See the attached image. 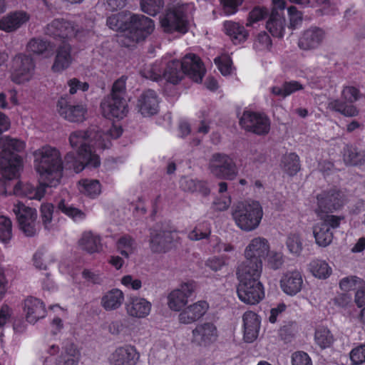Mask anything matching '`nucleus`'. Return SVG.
Listing matches in <instances>:
<instances>
[{"mask_svg": "<svg viewBox=\"0 0 365 365\" xmlns=\"http://www.w3.org/2000/svg\"><path fill=\"white\" fill-rule=\"evenodd\" d=\"M34 167L39 174V185L18 182L13 188V194L31 200H41L47 187H56L59 185L63 175V161L59 151L51 146H43L34 152Z\"/></svg>", "mask_w": 365, "mask_h": 365, "instance_id": "obj_1", "label": "nucleus"}, {"mask_svg": "<svg viewBox=\"0 0 365 365\" xmlns=\"http://www.w3.org/2000/svg\"><path fill=\"white\" fill-rule=\"evenodd\" d=\"M106 24L113 31L126 32V36L133 43L147 38L153 31V20L143 14H133L129 16L125 12H119L108 17Z\"/></svg>", "mask_w": 365, "mask_h": 365, "instance_id": "obj_2", "label": "nucleus"}, {"mask_svg": "<svg viewBox=\"0 0 365 365\" xmlns=\"http://www.w3.org/2000/svg\"><path fill=\"white\" fill-rule=\"evenodd\" d=\"M26 143L18 138L1 135V195L6 194V180L17 179L23 169V153Z\"/></svg>", "mask_w": 365, "mask_h": 365, "instance_id": "obj_3", "label": "nucleus"}, {"mask_svg": "<svg viewBox=\"0 0 365 365\" xmlns=\"http://www.w3.org/2000/svg\"><path fill=\"white\" fill-rule=\"evenodd\" d=\"M163 72V79L170 83L177 85L185 76H187L196 83H200L205 70L201 58L196 54L189 53L181 61L173 59L168 61Z\"/></svg>", "mask_w": 365, "mask_h": 365, "instance_id": "obj_4", "label": "nucleus"}, {"mask_svg": "<svg viewBox=\"0 0 365 365\" xmlns=\"http://www.w3.org/2000/svg\"><path fill=\"white\" fill-rule=\"evenodd\" d=\"M90 138L88 130H76L71 133L69 142L72 148H78L77 154L79 160H77L73 155L67 154L66 160L69 162L72 160V168L75 173H79L85 168H96L100 166V157L97 155L93 148L85 141Z\"/></svg>", "mask_w": 365, "mask_h": 365, "instance_id": "obj_5", "label": "nucleus"}, {"mask_svg": "<svg viewBox=\"0 0 365 365\" xmlns=\"http://www.w3.org/2000/svg\"><path fill=\"white\" fill-rule=\"evenodd\" d=\"M262 272L238 267L237 271L239 284L237 294L239 299L245 304L255 305L265 297L264 287L259 281Z\"/></svg>", "mask_w": 365, "mask_h": 365, "instance_id": "obj_6", "label": "nucleus"}, {"mask_svg": "<svg viewBox=\"0 0 365 365\" xmlns=\"http://www.w3.org/2000/svg\"><path fill=\"white\" fill-rule=\"evenodd\" d=\"M232 217L237 226L244 231H252L259 225L263 217L262 207L258 201L238 202L234 207Z\"/></svg>", "mask_w": 365, "mask_h": 365, "instance_id": "obj_7", "label": "nucleus"}, {"mask_svg": "<svg viewBox=\"0 0 365 365\" xmlns=\"http://www.w3.org/2000/svg\"><path fill=\"white\" fill-rule=\"evenodd\" d=\"M269 250L268 241L261 237L253 238L245 250V260L239 267L262 272V261L267 256Z\"/></svg>", "mask_w": 365, "mask_h": 365, "instance_id": "obj_8", "label": "nucleus"}, {"mask_svg": "<svg viewBox=\"0 0 365 365\" xmlns=\"http://www.w3.org/2000/svg\"><path fill=\"white\" fill-rule=\"evenodd\" d=\"M160 24L166 34L175 32L182 34L188 31V21L185 13L179 8L168 9L160 18Z\"/></svg>", "mask_w": 365, "mask_h": 365, "instance_id": "obj_9", "label": "nucleus"}, {"mask_svg": "<svg viewBox=\"0 0 365 365\" xmlns=\"http://www.w3.org/2000/svg\"><path fill=\"white\" fill-rule=\"evenodd\" d=\"M239 123L246 131L258 135H267L270 130V119L262 112L245 110Z\"/></svg>", "mask_w": 365, "mask_h": 365, "instance_id": "obj_10", "label": "nucleus"}, {"mask_svg": "<svg viewBox=\"0 0 365 365\" xmlns=\"http://www.w3.org/2000/svg\"><path fill=\"white\" fill-rule=\"evenodd\" d=\"M209 169L213 175L220 179L231 180L237 174L236 165L232 158L221 153H216L212 155Z\"/></svg>", "mask_w": 365, "mask_h": 365, "instance_id": "obj_11", "label": "nucleus"}, {"mask_svg": "<svg viewBox=\"0 0 365 365\" xmlns=\"http://www.w3.org/2000/svg\"><path fill=\"white\" fill-rule=\"evenodd\" d=\"M318 210L321 212L329 213L344 207L346 197L345 193L339 188L333 187L324 190L317 196Z\"/></svg>", "mask_w": 365, "mask_h": 365, "instance_id": "obj_12", "label": "nucleus"}, {"mask_svg": "<svg viewBox=\"0 0 365 365\" xmlns=\"http://www.w3.org/2000/svg\"><path fill=\"white\" fill-rule=\"evenodd\" d=\"M34 59L29 55L19 53L12 61L11 80L17 84L28 81L34 70Z\"/></svg>", "mask_w": 365, "mask_h": 365, "instance_id": "obj_13", "label": "nucleus"}, {"mask_svg": "<svg viewBox=\"0 0 365 365\" xmlns=\"http://www.w3.org/2000/svg\"><path fill=\"white\" fill-rule=\"evenodd\" d=\"M14 212L16 216L19 228L27 237H33L36 235V220L37 212L36 209L26 206L22 202H18L14 205Z\"/></svg>", "mask_w": 365, "mask_h": 365, "instance_id": "obj_14", "label": "nucleus"}, {"mask_svg": "<svg viewBox=\"0 0 365 365\" xmlns=\"http://www.w3.org/2000/svg\"><path fill=\"white\" fill-rule=\"evenodd\" d=\"M103 114L107 118L123 119L128 112L125 98L108 96L101 103Z\"/></svg>", "mask_w": 365, "mask_h": 365, "instance_id": "obj_15", "label": "nucleus"}, {"mask_svg": "<svg viewBox=\"0 0 365 365\" xmlns=\"http://www.w3.org/2000/svg\"><path fill=\"white\" fill-rule=\"evenodd\" d=\"M195 287V282L192 280L182 283L179 288L173 290L168 297L169 308L173 311H180L187 304Z\"/></svg>", "mask_w": 365, "mask_h": 365, "instance_id": "obj_16", "label": "nucleus"}, {"mask_svg": "<svg viewBox=\"0 0 365 365\" xmlns=\"http://www.w3.org/2000/svg\"><path fill=\"white\" fill-rule=\"evenodd\" d=\"M46 34L55 39L71 38L76 35L74 25L63 19H56L48 24L46 29Z\"/></svg>", "mask_w": 365, "mask_h": 365, "instance_id": "obj_17", "label": "nucleus"}, {"mask_svg": "<svg viewBox=\"0 0 365 365\" xmlns=\"http://www.w3.org/2000/svg\"><path fill=\"white\" fill-rule=\"evenodd\" d=\"M57 108L61 116L70 122H82L87 112L83 105H71L66 98L61 97L57 103Z\"/></svg>", "mask_w": 365, "mask_h": 365, "instance_id": "obj_18", "label": "nucleus"}, {"mask_svg": "<svg viewBox=\"0 0 365 365\" xmlns=\"http://www.w3.org/2000/svg\"><path fill=\"white\" fill-rule=\"evenodd\" d=\"M174 243L173 233L168 230L150 231V247L155 253L166 252Z\"/></svg>", "mask_w": 365, "mask_h": 365, "instance_id": "obj_19", "label": "nucleus"}, {"mask_svg": "<svg viewBox=\"0 0 365 365\" xmlns=\"http://www.w3.org/2000/svg\"><path fill=\"white\" fill-rule=\"evenodd\" d=\"M244 339L247 343L254 341L258 336L261 320L259 316L252 312L247 311L242 316Z\"/></svg>", "mask_w": 365, "mask_h": 365, "instance_id": "obj_20", "label": "nucleus"}, {"mask_svg": "<svg viewBox=\"0 0 365 365\" xmlns=\"http://www.w3.org/2000/svg\"><path fill=\"white\" fill-rule=\"evenodd\" d=\"M193 341L200 346H207L216 341L217 327L214 324L205 322L197 325L192 331Z\"/></svg>", "mask_w": 365, "mask_h": 365, "instance_id": "obj_21", "label": "nucleus"}, {"mask_svg": "<svg viewBox=\"0 0 365 365\" xmlns=\"http://www.w3.org/2000/svg\"><path fill=\"white\" fill-rule=\"evenodd\" d=\"M24 311L26 312V319L30 324L36 323L46 315L45 304L34 297H29L24 300Z\"/></svg>", "mask_w": 365, "mask_h": 365, "instance_id": "obj_22", "label": "nucleus"}, {"mask_svg": "<svg viewBox=\"0 0 365 365\" xmlns=\"http://www.w3.org/2000/svg\"><path fill=\"white\" fill-rule=\"evenodd\" d=\"M159 100L157 93L151 89L143 92L138 101L139 111L143 116L156 114L159 108Z\"/></svg>", "mask_w": 365, "mask_h": 365, "instance_id": "obj_23", "label": "nucleus"}, {"mask_svg": "<svg viewBox=\"0 0 365 365\" xmlns=\"http://www.w3.org/2000/svg\"><path fill=\"white\" fill-rule=\"evenodd\" d=\"M303 286V278L299 271L287 272L280 279L282 290L289 296H294L299 293Z\"/></svg>", "mask_w": 365, "mask_h": 365, "instance_id": "obj_24", "label": "nucleus"}, {"mask_svg": "<svg viewBox=\"0 0 365 365\" xmlns=\"http://www.w3.org/2000/svg\"><path fill=\"white\" fill-rule=\"evenodd\" d=\"M139 356L135 346L125 345L115 349L112 354L111 360L113 365H135Z\"/></svg>", "mask_w": 365, "mask_h": 365, "instance_id": "obj_25", "label": "nucleus"}, {"mask_svg": "<svg viewBox=\"0 0 365 365\" xmlns=\"http://www.w3.org/2000/svg\"><path fill=\"white\" fill-rule=\"evenodd\" d=\"M209 305L205 301H198L186 307L179 314V321L182 324H189L200 319L206 313Z\"/></svg>", "mask_w": 365, "mask_h": 365, "instance_id": "obj_26", "label": "nucleus"}, {"mask_svg": "<svg viewBox=\"0 0 365 365\" xmlns=\"http://www.w3.org/2000/svg\"><path fill=\"white\" fill-rule=\"evenodd\" d=\"M128 315L136 318H145L151 309V304L144 298L130 297L125 304Z\"/></svg>", "mask_w": 365, "mask_h": 365, "instance_id": "obj_27", "label": "nucleus"}, {"mask_svg": "<svg viewBox=\"0 0 365 365\" xmlns=\"http://www.w3.org/2000/svg\"><path fill=\"white\" fill-rule=\"evenodd\" d=\"M324 33L319 28H311L306 30L299 40V47L303 50L313 49L319 46L324 38Z\"/></svg>", "mask_w": 365, "mask_h": 365, "instance_id": "obj_28", "label": "nucleus"}, {"mask_svg": "<svg viewBox=\"0 0 365 365\" xmlns=\"http://www.w3.org/2000/svg\"><path fill=\"white\" fill-rule=\"evenodd\" d=\"M30 19V16L24 11L11 12L1 18V31H14L20 28Z\"/></svg>", "mask_w": 365, "mask_h": 365, "instance_id": "obj_29", "label": "nucleus"}, {"mask_svg": "<svg viewBox=\"0 0 365 365\" xmlns=\"http://www.w3.org/2000/svg\"><path fill=\"white\" fill-rule=\"evenodd\" d=\"M343 160L347 165L361 166L365 164V150L353 145H346L343 150Z\"/></svg>", "mask_w": 365, "mask_h": 365, "instance_id": "obj_30", "label": "nucleus"}, {"mask_svg": "<svg viewBox=\"0 0 365 365\" xmlns=\"http://www.w3.org/2000/svg\"><path fill=\"white\" fill-rule=\"evenodd\" d=\"M81 359V352L77 346L71 343L66 345L56 359V365H78Z\"/></svg>", "mask_w": 365, "mask_h": 365, "instance_id": "obj_31", "label": "nucleus"}, {"mask_svg": "<svg viewBox=\"0 0 365 365\" xmlns=\"http://www.w3.org/2000/svg\"><path fill=\"white\" fill-rule=\"evenodd\" d=\"M80 247L88 253L93 254L102 250L101 238L91 231L84 232L78 241Z\"/></svg>", "mask_w": 365, "mask_h": 365, "instance_id": "obj_32", "label": "nucleus"}, {"mask_svg": "<svg viewBox=\"0 0 365 365\" xmlns=\"http://www.w3.org/2000/svg\"><path fill=\"white\" fill-rule=\"evenodd\" d=\"M225 34L235 45L245 42L248 37V32L244 26L239 23L227 21L224 23Z\"/></svg>", "mask_w": 365, "mask_h": 365, "instance_id": "obj_33", "label": "nucleus"}, {"mask_svg": "<svg viewBox=\"0 0 365 365\" xmlns=\"http://www.w3.org/2000/svg\"><path fill=\"white\" fill-rule=\"evenodd\" d=\"M71 51V48L68 44H63L58 48L52 66L54 72H61L70 66L72 61Z\"/></svg>", "mask_w": 365, "mask_h": 365, "instance_id": "obj_34", "label": "nucleus"}, {"mask_svg": "<svg viewBox=\"0 0 365 365\" xmlns=\"http://www.w3.org/2000/svg\"><path fill=\"white\" fill-rule=\"evenodd\" d=\"M124 300V294L119 289H112L101 298V305L106 311L119 308Z\"/></svg>", "mask_w": 365, "mask_h": 365, "instance_id": "obj_35", "label": "nucleus"}, {"mask_svg": "<svg viewBox=\"0 0 365 365\" xmlns=\"http://www.w3.org/2000/svg\"><path fill=\"white\" fill-rule=\"evenodd\" d=\"M180 186L185 192H199L203 196H207L210 192L207 182L204 180L184 177L180 181Z\"/></svg>", "mask_w": 365, "mask_h": 365, "instance_id": "obj_36", "label": "nucleus"}, {"mask_svg": "<svg viewBox=\"0 0 365 365\" xmlns=\"http://www.w3.org/2000/svg\"><path fill=\"white\" fill-rule=\"evenodd\" d=\"M327 108L332 111L338 112L347 117L358 115L359 110L354 105H348L346 101L340 99H334L328 103Z\"/></svg>", "mask_w": 365, "mask_h": 365, "instance_id": "obj_37", "label": "nucleus"}, {"mask_svg": "<svg viewBox=\"0 0 365 365\" xmlns=\"http://www.w3.org/2000/svg\"><path fill=\"white\" fill-rule=\"evenodd\" d=\"M284 20L278 13L272 11L266 24V28L274 37L282 38L284 33Z\"/></svg>", "mask_w": 365, "mask_h": 365, "instance_id": "obj_38", "label": "nucleus"}, {"mask_svg": "<svg viewBox=\"0 0 365 365\" xmlns=\"http://www.w3.org/2000/svg\"><path fill=\"white\" fill-rule=\"evenodd\" d=\"M282 168L289 176H294L301 169L299 155L295 153H289L282 158Z\"/></svg>", "mask_w": 365, "mask_h": 365, "instance_id": "obj_39", "label": "nucleus"}, {"mask_svg": "<svg viewBox=\"0 0 365 365\" xmlns=\"http://www.w3.org/2000/svg\"><path fill=\"white\" fill-rule=\"evenodd\" d=\"M335 339L331 331L324 327H319L315 330L314 342L321 349L330 348Z\"/></svg>", "mask_w": 365, "mask_h": 365, "instance_id": "obj_40", "label": "nucleus"}, {"mask_svg": "<svg viewBox=\"0 0 365 365\" xmlns=\"http://www.w3.org/2000/svg\"><path fill=\"white\" fill-rule=\"evenodd\" d=\"M80 191L90 198H96L101 192V185L98 180L81 179L78 181Z\"/></svg>", "mask_w": 365, "mask_h": 365, "instance_id": "obj_41", "label": "nucleus"}, {"mask_svg": "<svg viewBox=\"0 0 365 365\" xmlns=\"http://www.w3.org/2000/svg\"><path fill=\"white\" fill-rule=\"evenodd\" d=\"M313 232L316 242L319 246L326 247L333 240L332 231L328 229L326 225H323L321 222L314 226Z\"/></svg>", "mask_w": 365, "mask_h": 365, "instance_id": "obj_42", "label": "nucleus"}, {"mask_svg": "<svg viewBox=\"0 0 365 365\" xmlns=\"http://www.w3.org/2000/svg\"><path fill=\"white\" fill-rule=\"evenodd\" d=\"M163 68L161 61H156L153 64L145 66L141 71L140 75L147 79L158 82L163 79Z\"/></svg>", "mask_w": 365, "mask_h": 365, "instance_id": "obj_43", "label": "nucleus"}, {"mask_svg": "<svg viewBox=\"0 0 365 365\" xmlns=\"http://www.w3.org/2000/svg\"><path fill=\"white\" fill-rule=\"evenodd\" d=\"M309 270L312 274L319 279H326L331 273V268L324 260L314 259L309 264Z\"/></svg>", "mask_w": 365, "mask_h": 365, "instance_id": "obj_44", "label": "nucleus"}, {"mask_svg": "<svg viewBox=\"0 0 365 365\" xmlns=\"http://www.w3.org/2000/svg\"><path fill=\"white\" fill-rule=\"evenodd\" d=\"M135 244V242L133 237L129 235H124L121 236L116 242L117 250L122 256L128 258L134 252Z\"/></svg>", "mask_w": 365, "mask_h": 365, "instance_id": "obj_45", "label": "nucleus"}, {"mask_svg": "<svg viewBox=\"0 0 365 365\" xmlns=\"http://www.w3.org/2000/svg\"><path fill=\"white\" fill-rule=\"evenodd\" d=\"M58 210L71 218L73 221H81L86 218V214L78 208L66 203L65 200H61L57 205Z\"/></svg>", "mask_w": 365, "mask_h": 365, "instance_id": "obj_46", "label": "nucleus"}, {"mask_svg": "<svg viewBox=\"0 0 365 365\" xmlns=\"http://www.w3.org/2000/svg\"><path fill=\"white\" fill-rule=\"evenodd\" d=\"M26 50L34 54L40 55L51 50L49 41L40 38H33L27 43Z\"/></svg>", "mask_w": 365, "mask_h": 365, "instance_id": "obj_47", "label": "nucleus"}, {"mask_svg": "<svg viewBox=\"0 0 365 365\" xmlns=\"http://www.w3.org/2000/svg\"><path fill=\"white\" fill-rule=\"evenodd\" d=\"M164 6L163 0H140L141 10L150 16H155Z\"/></svg>", "mask_w": 365, "mask_h": 365, "instance_id": "obj_48", "label": "nucleus"}, {"mask_svg": "<svg viewBox=\"0 0 365 365\" xmlns=\"http://www.w3.org/2000/svg\"><path fill=\"white\" fill-rule=\"evenodd\" d=\"M364 284V280L356 276H348L342 278L339 282V287L344 292L358 289Z\"/></svg>", "mask_w": 365, "mask_h": 365, "instance_id": "obj_49", "label": "nucleus"}, {"mask_svg": "<svg viewBox=\"0 0 365 365\" xmlns=\"http://www.w3.org/2000/svg\"><path fill=\"white\" fill-rule=\"evenodd\" d=\"M351 365H361L365 363V344H360L351 349L349 353Z\"/></svg>", "mask_w": 365, "mask_h": 365, "instance_id": "obj_50", "label": "nucleus"}, {"mask_svg": "<svg viewBox=\"0 0 365 365\" xmlns=\"http://www.w3.org/2000/svg\"><path fill=\"white\" fill-rule=\"evenodd\" d=\"M267 14L268 11L266 8L260 6L254 7L249 13L247 26H251L255 23L263 20L267 17Z\"/></svg>", "mask_w": 365, "mask_h": 365, "instance_id": "obj_51", "label": "nucleus"}, {"mask_svg": "<svg viewBox=\"0 0 365 365\" xmlns=\"http://www.w3.org/2000/svg\"><path fill=\"white\" fill-rule=\"evenodd\" d=\"M287 247L289 251L296 255H299L302 250V242L298 235H289L287 239Z\"/></svg>", "mask_w": 365, "mask_h": 365, "instance_id": "obj_52", "label": "nucleus"}, {"mask_svg": "<svg viewBox=\"0 0 365 365\" xmlns=\"http://www.w3.org/2000/svg\"><path fill=\"white\" fill-rule=\"evenodd\" d=\"M341 98L347 103H353L359 100L361 93L359 88L354 86H344L341 91Z\"/></svg>", "mask_w": 365, "mask_h": 365, "instance_id": "obj_53", "label": "nucleus"}, {"mask_svg": "<svg viewBox=\"0 0 365 365\" xmlns=\"http://www.w3.org/2000/svg\"><path fill=\"white\" fill-rule=\"evenodd\" d=\"M53 205L51 203H43L41 206V217L45 229H49V225L52 221Z\"/></svg>", "mask_w": 365, "mask_h": 365, "instance_id": "obj_54", "label": "nucleus"}, {"mask_svg": "<svg viewBox=\"0 0 365 365\" xmlns=\"http://www.w3.org/2000/svg\"><path fill=\"white\" fill-rule=\"evenodd\" d=\"M12 237V222L11 220L1 215V243L6 244Z\"/></svg>", "mask_w": 365, "mask_h": 365, "instance_id": "obj_55", "label": "nucleus"}, {"mask_svg": "<svg viewBox=\"0 0 365 365\" xmlns=\"http://www.w3.org/2000/svg\"><path fill=\"white\" fill-rule=\"evenodd\" d=\"M126 78L123 76L114 81L109 96L124 98L126 91Z\"/></svg>", "mask_w": 365, "mask_h": 365, "instance_id": "obj_56", "label": "nucleus"}, {"mask_svg": "<svg viewBox=\"0 0 365 365\" xmlns=\"http://www.w3.org/2000/svg\"><path fill=\"white\" fill-rule=\"evenodd\" d=\"M214 62L223 76H227L231 73V66L232 62L230 57L224 58L217 57L215 58Z\"/></svg>", "mask_w": 365, "mask_h": 365, "instance_id": "obj_57", "label": "nucleus"}, {"mask_svg": "<svg viewBox=\"0 0 365 365\" xmlns=\"http://www.w3.org/2000/svg\"><path fill=\"white\" fill-rule=\"evenodd\" d=\"M344 219V216H337L334 215H326L322 220L321 223L326 225L330 230L336 229L340 226L341 221Z\"/></svg>", "mask_w": 365, "mask_h": 365, "instance_id": "obj_58", "label": "nucleus"}, {"mask_svg": "<svg viewBox=\"0 0 365 365\" xmlns=\"http://www.w3.org/2000/svg\"><path fill=\"white\" fill-rule=\"evenodd\" d=\"M244 0H220L225 12L228 15L235 14Z\"/></svg>", "mask_w": 365, "mask_h": 365, "instance_id": "obj_59", "label": "nucleus"}, {"mask_svg": "<svg viewBox=\"0 0 365 365\" xmlns=\"http://www.w3.org/2000/svg\"><path fill=\"white\" fill-rule=\"evenodd\" d=\"M67 84L69 87V93L72 95L75 94L78 90L87 91L89 88V84L88 83H83L76 78L70 79Z\"/></svg>", "mask_w": 365, "mask_h": 365, "instance_id": "obj_60", "label": "nucleus"}, {"mask_svg": "<svg viewBox=\"0 0 365 365\" xmlns=\"http://www.w3.org/2000/svg\"><path fill=\"white\" fill-rule=\"evenodd\" d=\"M292 365H312L311 358L304 351H297L292 358Z\"/></svg>", "mask_w": 365, "mask_h": 365, "instance_id": "obj_61", "label": "nucleus"}, {"mask_svg": "<svg viewBox=\"0 0 365 365\" xmlns=\"http://www.w3.org/2000/svg\"><path fill=\"white\" fill-rule=\"evenodd\" d=\"M289 17L290 25L295 28L302 21V13L297 10L294 6H291L287 9Z\"/></svg>", "mask_w": 365, "mask_h": 365, "instance_id": "obj_62", "label": "nucleus"}, {"mask_svg": "<svg viewBox=\"0 0 365 365\" xmlns=\"http://www.w3.org/2000/svg\"><path fill=\"white\" fill-rule=\"evenodd\" d=\"M225 258L223 257H210L205 264L212 270L217 272L220 270L225 265Z\"/></svg>", "mask_w": 365, "mask_h": 365, "instance_id": "obj_63", "label": "nucleus"}, {"mask_svg": "<svg viewBox=\"0 0 365 365\" xmlns=\"http://www.w3.org/2000/svg\"><path fill=\"white\" fill-rule=\"evenodd\" d=\"M211 233L210 228H207L205 231H202L198 227L190 232L188 237L191 240H200L207 238Z\"/></svg>", "mask_w": 365, "mask_h": 365, "instance_id": "obj_64", "label": "nucleus"}]
</instances>
